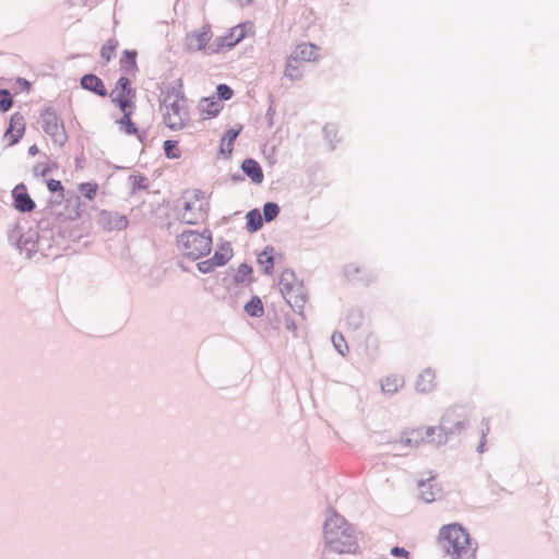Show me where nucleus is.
<instances>
[{
    "label": "nucleus",
    "mask_w": 559,
    "mask_h": 559,
    "mask_svg": "<svg viewBox=\"0 0 559 559\" xmlns=\"http://www.w3.org/2000/svg\"><path fill=\"white\" fill-rule=\"evenodd\" d=\"M325 549L336 554H356L359 545L354 526L334 509H329V515L323 524Z\"/></svg>",
    "instance_id": "obj_1"
},
{
    "label": "nucleus",
    "mask_w": 559,
    "mask_h": 559,
    "mask_svg": "<svg viewBox=\"0 0 559 559\" xmlns=\"http://www.w3.org/2000/svg\"><path fill=\"white\" fill-rule=\"evenodd\" d=\"M8 241L20 253H24L27 259H31L37 252L47 257L49 254L48 250L52 247L50 230L39 233L37 227L32 228L26 223L15 224L10 228L8 230Z\"/></svg>",
    "instance_id": "obj_2"
},
{
    "label": "nucleus",
    "mask_w": 559,
    "mask_h": 559,
    "mask_svg": "<svg viewBox=\"0 0 559 559\" xmlns=\"http://www.w3.org/2000/svg\"><path fill=\"white\" fill-rule=\"evenodd\" d=\"M439 539L448 542L445 552L451 556V559H476L478 544L463 525L459 523L443 525L439 531Z\"/></svg>",
    "instance_id": "obj_3"
},
{
    "label": "nucleus",
    "mask_w": 559,
    "mask_h": 559,
    "mask_svg": "<svg viewBox=\"0 0 559 559\" xmlns=\"http://www.w3.org/2000/svg\"><path fill=\"white\" fill-rule=\"evenodd\" d=\"M468 426V418L463 407H451L441 417L438 427H427L428 442L444 444L451 437L460 435Z\"/></svg>",
    "instance_id": "obj_4"
},
{
    "label": "nucleus",
    "mask_w": 559,
    "mask_h": 559,
    "mask_svg": "<svg viewBox=\"0 0 559 559\" xmlns=\"http://www.w3.org/2000/svg\"><path fill=\"white\" fill-rule=\"evenodd\" d=\"M178 251L190 261H197L206 257L212 250V231L205 228L203 231L186 229L176 238Z\"/></svg>",
    "instance_id": "obj_5"
},
{
    "label": "nucleus",
    "mask_w": 559,
    "mask_h": 559,
    "mask_svg": "<svg viewBox=\"0 0 559 559\" xmlns=\"http://www.w3.org/2000/svg\"><path fill=\"white\" fill-rule=\"evenodd\" d=\"M39 123L46 134L59 145H63L68 135L66 133L63 121L51 106L45 107L39 115Z\"/></svg>",
    "instance_id": "obj_6"
},
{
    "label": "nucleus",
    "mask_w": 559,
    "mask_h": 559,
    "mask_svg": "<svg viewBox=\"0 0 559 559\" xmlns=\"http://www.w3.org/2000/svg\"><path fill=\"white\" fill-rule=\"evenodd\" d=\"M213 37L212 28L209 23L202 25L201 28L189 32L183 38V48L189 53L203 51L210 53L211 39Z\"/></svg>",
    "instance_id": "obj_7"
},
{
    "label": "nucleus",
    "mask_w": 559,
    "mask_h": 559,
    "mask_svg": "<svg viewBox=\"0 0 559 559\" xmlns=\"http://www.w3.org/2000/svg\"><path fill=\"white\" fill-rule=\"evenodd\" d=\"M166 112L163 116L165 124L174 130H181L185 128L187 122L189 121V112L187 108L180 104L179 94L177 98L169 104H166V99L164 100Z\"/></svg>",
    "instance_id": "obj_8"
},
{
    "label": "nucleus",
    "mask_w": 559,
    "mask_h": 559,
    "mask_svg": "<svg viewBox=\"0 0 559 559\" xmlns=\"http://www.w3.org/2000/svg\"><path fill=\"white\" fill-rule=\"evenodd\" d=\"M247 23L238 24L231 27L227 34L216 37L210 46V53H219L235 47L247 36Z\"/></svg>",
    "instance_id": "obj_9"
},
{
    "label": "nucleus",
    "mask_w": 559,
    "mask_h": 559,
    "mask_svg": "<svg viewBox=\"0 0 559 559\" xmlns=\"http://www.w3.org/2000/svg\"><path fill=\"white\" fill-rule=\"evenodd\" d=\"M98 223L107 231L123 230L128 227L129 219L118 212L102 211Z\"/></svg>",
    "instance_id": "obj_10"
},
{
    "label": "nucleus",
    "mask_w": 559,
    "mask_h": 559,
    "mask_svg": "<svg viewBox=\"0 0 559 559\" xmlns=\"http://www.w3.org/2000/svg\"><path fill=\"white\" fill-rule=\"evenodd\" d=\"M25 133V119L21 112H14L9 121V127L4 132V139H9L8 146H13L20 142Z\"/></svg>",
    "instance_id": "obj_11"
},
{
    "label": "nucleus",
    "mask_w": 559,
    "mask_h": 559,
    "mask_svg": "<svg viewBox=\"0 0 559 559\" xmlns=\"http://www.w3.org/2000/svg\"><path fill=\"white\" fill-rule=\"evenodd\" d=\"M12 198L14 200V207L21 213L32 212L36 204L27 192L26 186L21 182L12 190Z\"/></svg>",
    "instance_id": "obj_12"
},
{
    "label": "nucleus",
    "mask_w": 559,
    "mask_h": 559,
    "mask_svg": "<svg viewBox=\"0 0 559 559\" xmlns=\"http://www.w3.org/2000/svg\"><path fill=\"white\" fill-rule=\"evenodd\" d=\"M288 290L289 294H282L283 297L295 312L302 316L304 307L307 301V293L304 283L300 282Z\"/></svg>",
    "instance_id": "obj_13"
},
{
    "label": "nucleus",
    "mask_w": 559,
    "mask_h": 559,
    "mask_svg": "<svg viewBox=\"0 0 559 559\" xmlns=\"http://www.w3.org/2000/svg\"><path fill=\"white\" fill-rule=\"evenodd\" d=\"M80 84H81L82 88H84L88 92H92L99 97H106L108 95V92L105 87L103 80L99 76H97L96 74H93V73L84 74L80 79Z\"/></svg>",
    "instance_id": "obj_14"
},
{
    "label": "nucleus",
    "mask_w": 559,
    "mask_h": 559,
    "mask_svg": "<svg viewBox=\"0 0 559 559\" xmlns=\"http://www.w3.org/2000/svg\"><path fill=\"white\" fill-rule=\"evenodd\" d=\"M241 170L242 173L250 178V180L255 183L260 185L264 180V175L261 165L253 158H246L241 163Z\"/></svg>",
    "instance_id": "obj_15"
},
{
    "label": "nucleus",
    "mask_w": 559,
    "mask_h": 559,
    "mask_svg": "<svg viewBox=\"0 0 559 559\" xmlns=\"http://www.w3.org/2000/svg\"><path fill=\"white\" fill-rule=\"evenodd\" d=\"M404 384L405 380L401 374H390L380 380L381 392L388 396L396 394Z\"/></svg>",
    "instance_id": "obj_16"
},
{
    "label": "nucleus",
    "mask_w": 559,
    "mask_h": 559,
    "mask_svg": "<svg viewBox=\"0 0 559 559\" xmlns=\"http://www.w3.org/2000/svg\"><path fill=\"white\" fill-rule=\"evenodd\" d=\"M242 131V126L238 124L237 128L228 129L221 140L219 153L225 157H229L234 150V142Z\"/></svg>",
    "instance_id": "obj_17"
},
{
    "label": "nucleus",
    "mask_w": 559,
    "mask_h": 559,
    "mask_svg": "<svg viewBox=\"0 0 559 559\" xmlns=\"http://www.w3.org/2000/svg\"><path fill=\"white\" fill-rule=\"evenodd\" d=\"M436 373L431 368L423 370L416 380V391L419 393H429L436 386Z\"/></svg>",
    "instance_id": "obj_18"
},
{
    "label": "nucleus",
    "mask_w": 559,
    "mask_h": 559,
    "mask_svg": "<svg viewBox=\"0 0 559 559\" xmlns=\"http://www.w3.org/2000/svg\"><path fill=\"white\" fill-rule=\"evenodd\" d=\"M426 437V430L423 429H414L408 435L402 437L400 441L394 444V448H416L418 447Z\"/></svg>",
    "instance_id": "obj_19"
},
{
    "label": "nucleus",
    "mask_w": 559,
    "mask_h": 559,
    "mask_svg": "<svg viewBox=\"0 0 559 559\" xmlns=\"http://www.w3.org/2000/svg\"><path fill=\"white\" fill-rule=\"evenodd\" d=\"M138 52L136 50L126 49L120 58V70L126 74L135 75L139 71L136 63Z\"/></svg>",
    "instance_id": "obj_20"
},
{
    "label": "nucleus",
    "mask_w": 559,
    "mask_h": 559,
    "mask_svg": "<svg viewBox=\"0 0 559 559\" xmlns=\"http://www.w3.org/2000/svg\"><path fill=\"white\" fill-rule=\"evenodd\" d=\"M233 258V248L230 242H223L211 258L216 266H223Z\"/></svg>",
    "instance_id": "obj_21"
},
{
    "label": "nucleus",
    "mask_w": 559,
    "mask_h": 559,
    "mask_svg": "<svg viewBox=\"0 0 559 559\" xmlns=\"http://www.w3.org/2000/svg\"><path fill=\"white\" fill-rule=\"evenodd\" d=\"M318 47L313 44H301L296 47L293 55L298 61H312L317 59Z\"/></svg>",
    "instance_id": "obj_22"
},
{
    "label": "nucleus",
    "mask_w": 559,
    "mask_h": 559,
    "mask_svg": "<svg viewBox=\"0 0 559 559\" xmlns=\"http://www.w3.org/2000/svg\"><path fill=\"white\" fill-rule=\"evenodd\" d=\"M200 109L209 117H216L223 109V105L216 99L215 96H209L201 99Z\"/></svg>",
    "instance_id": "obj_23"
},
{
    "label": "nucleus",
    "mask_w": 559,
    "mask_h": 559,
    "mask_svg": "<svg viewBox=\"0 0 559 559\" xmlns=\"http://www.w3.org/2000/svg\"><path fill=\"white\" fill-rule=\"evenodd\" d=\"M299 281L295 274V272L290 269H286L283 271L280 277L278 286L282 294H289L288 289H292L293 286L299 284Z\"/></svg>",
    "instance_id": "obj_24"
},
{
    "label": "nucleus",
    "mask_w": 559,
    "mask_h": 559,
    "mask_svg": "<svg viewBox=\"0 0 559 559\" xmlns=\"http://www.w3.org/2000/svg\"><path fill=\"white\" fill-rule=\"evenodd\" d=\"M274 248L266 246L264 250L258 255V263L263 265V273L271 275L274 267Z\"/></svg>",
    "instance_id": "obj_25"
},
{
    "label": "nucleus",
    "mask_w": 559,
    "mask_h": 559,
    "mask_svg": "<svg viewBox=\"0 0 559 559\" xmlns=\"http://www.w3.org/2000/svg\"><path fill=\"white\" fill-rule=\"evenodd\" d=\"M246 228L249 233H257L263 226V218L259 209L250 210L246 215Z\"/></svg>",
    "instance_id": "obj_26"
},
{
    "label": "nucleus",
    "mask_w": 559,
    "mask_h": 559,
    "mask_svg": "<svg viewBox=\"0 0 559 559\" xmlns=\"http://www.w3.org/2000/svg\"><path fill=\"white\" fill-rule=\"evenodd\" d=\"M252 266L248 263L243 262L238 266L237 273L234 276V283L237 285L242 284H251L253 282L251 274H252Z\"/></svg>",
    "instance_id": "obj_27"
},
{
    "label": "nucleus",
    "mask_w": 559,
    "mask_h": 559,
    "mask_svg": "<svg viewBox=\"0 0 559 559\" xmlns=\"http://www.w3.org/2000/svg\"><path fill=\"white\" fill-rule=\"evenodd\" d=\"M245 311L254 318H260L264 313L263 304L260 297L253 296L246 305Z\"/></svg>",
    "instance_id": "obj_28"
},
{
    "label": "nucleus",
    "mask_w": 559,
    "mask_h": 559,
    "mask_svg": "<svg viewBox=\"0 0 559 559\" xmlns=\"http://www.w3.org/2000/svg\"><path fill=\"white\" fill-rule=\"evenodd\" d=\"M346 324L353 329L357 330L362 325L364 322V313L359 308H352L348 310L346 318Z\"/></svg>",
    "instance_id": "obj_29"
},
{
    "label": "nucleus",
    "mask_w": 559,
    "mask_h": 559,
    "mask_svg": "<svg viewBox=\"0 0 559 559\" xmlns=\"http://www.w3.org/2000/svg\"><path fill=\"white\" fill-rule=\"evenodd\" d=\"M110 98L111 102L115 103L121 110L122 115H126V112H130V115H133L135 109L134 102H131L122 96H115V91L110 93Z\"/></svg>",
    "instance_id": "obj_30"
},
{
    "label": "nucleus",
    "mask_w": 559,
    "mask_h": 559,
    "mask_svg": "<svg viewBox=\"0 0 559 559\" xmlns=\"http://www.w3.org/2000/svg\"><path fill=\"white\" fill-rule=\"evenodd\" d=\"M433 479V476H430L427 479H419L417 481V486L420 490V497L425 502H431L436 499L435 493L430 490L431 485L430 481Z\"/></svg>",
    "instance_id": "obj_31"
},
{
    "label": "nucleus",
    "mask_w": 559,
    "mask_h": 559,
    "mask_svg": "<svg viewBox=\"0 0 559 559\" xmlns=\"http://www.w3.org/2000/svg\"><path fill=\"white\" fill-rule=\"evenodd\" d=\"M131 118L132 115H130V112H126V115H122V117L117 120V123L120 124L123 132L128 135L138 134V127Z\"/></svg>",
    "instance_id": "obj_32"
},
{
    "label": "nucleus",
    "mask_w": 559,
    "mask_h": 559,
    "mask_svg": "<svg viewBox=\"0 0 559 559\" xmlns=\"http://www.w3.org/2000/svg\"><path fill=\"white\" fill-rule=\"evenodd\" d=\"M129 181L132 185L131 194H134L138 190H146L148 188V179L144 175H130Z\"/></svg>",
    "instance_id": "obj_33"
},
{
    "label": "nucleus",
    "mask_w": 559,
    "mask_h": 559,
    "mask_svg": "<svg viewBox=\"0 0 559 559\" xmlns=\"http://www.w3.org/2000/svg\"><path fill=\"white\" fill-rule=\"evenodd\" d=\"M280 211H281V209L277 203H275V202L264 203L263 214H262L263 221H265L266 223L272 222L273 219H275L277 217V215L280 214Z\"/></svg>",
    "instance_id": "obj_34"
},
{
    "label": "nucleus",
    "mask_w": 559,
    "mask_h": 559,
    "mask_svg": "<svg viewBox=\"0 0 559 559\" xmlns=\"http://www.w3.org/2000/svg\"><path fill=\"white\" fill-rule=\"evenodd\" d=\"M298 60L294 58L292 55L286 63L285 76L289 78L292 81L300 79L301 74L299 73Z\"/></svg>",
    "instance_id": "obj_35"
},
{
    "label": "nucleus",
    "mask_w": 559,
    "mask_h": 559,
    "mask_svg": "<svg viewBox=\"0 0 559 559\" xmlns=\"http://www.w3.org/2000/svg\"><path fill=\"white\" fill-rule=\"evenodd\" d=\"M164 153L169 159L180 158L181 153L178 148V142L176 140H166L163 144Z\"/></svg>",
    "instance_id": "obj_36"
},
{
    "label": "nucleus",
    "mask_w": 559,
    "mask_h": 559,
    "mask_svg": "<svg viewBox=\"0 0 559 559\" xmlns=\"http://www.w3.org/2000/svg\"><path fill=\"white\" fill-rule=\"evenodd\" d=\"M323 134H324V139L329 142L330 144V150H335V143L337 142L336 140V135H337V128L335 124L333 123H326L323 128Z\"/></svg>",
    "instance_id": "obj_37"
},
{
    "label": "nucleus",
    "mask_w": 559,
    "mask_h": 559,
    "mask_svg": "<svg viewBox=\"0 0 559 559\" xmlns=\"http://www.w3.org/2000/svg\"><path fill=\"white\" fill-rule=\"evenodd\" d=\"M118 47V40L115 38H109L107 43L100 49V56L106 61L109 62L112 58V55Z\"/></svg>",
    "instance_id": "obj_38"
},
{
    "label": "nucleus",
    "mask_w": 559,
    "mask_h": 559,
    "mask_svg": "<svg viewBox=\"0 0 559 559\" xmlns=\"http://www.w3.org/2000/svg\"><path fill=\"white\" fill-rule=\"evenodd\" d=\"M13 105V97L5 88H0V111L7 112Z\"/></svg>",
    "instance_id": "obj_39"
},
{
    "label": "nucleus",
    "mask_w": 559,
    "mask_h": 559,
    "mask_svg": "<svg viewBox=\"0 0 559 559\" xmlns=\"http://www.w3.org/2000/svg\"><path fill=\"white\" fill-rule=\"evenodd\" d=\"M216 99L221 103V100H228L233 97L234 91L227 84L221 83L216 86Z\"/></svg>",
    "instance_id": "obj_40"
},
{
    "label": "nucleus",
    "mask_w": 559,
    "mask_h": 559,
    "mask_svg": "<svg viewBox=\"0 0 559 559\" xmlns=\"http://www.w3.org/2000/svg\"><path fill=\"white\" fill-rule=\"evenodd\" d=\"M97 183L93 182H83L80 185L79 189L83 193V195L88 199L93 200L97 192Z\"/></svg>",
    "instance_id": "obj_41"
},
{
    "label": "nucleus",
    "mask_w": 559,
    "mask_h": 559,
    "mask_svg": "<svg viewBox=\"0 0 559 559\" xmlns=\"http://www.w3.org/2000/svg\"><path fill=\"white\" fill-rule=\"evenodd\" d=\"M130 88H132L131 81L127 76H120L115 85V93L119 91L118 94H123L128 92Z\"/></svg>",
    "instance_id": "obj_42"
},
{
    "label": "nucleus",
    "mask_w": 559,
    "mask_h": 559,
    "mask_svg": "<svg viewBox=\"0 0 559 559\" xmlns=\"http://www.w3.org/2000/svg\"><path fill=\"white\" fill-rule=\"evenodd\" d=\"M344 273H345V276L350 281H359L360 280V278H358V274L360 273V267L354 263L347 264L344 267Z\"/></svg>",
    "instance_id": "obj_43"
},
{
    "label": "nucleus",
    "mask_w": 559,
    "mask_h": 559,
    "mask_svg": "<svg viewBox=\"0 0 559 559\" xmlns=\"http://www.w3.org/2000/svg\"><path fill=\"white\" fill-rule=\"evenodd\" d=\"M331 342L334 346V349H342L343 346L345 347V349H348V345H347L343 334L340 332H334L332 334Z\"/></svg>",
    "instance_id": "obj_44"
},
{
    "label": "nucleus",
    "mask_w": 559,
    "mask_h": 559,
    "mask_svg": "<svg viewBox=\"0 0 559 559\" xmlns=\"http://www.w3.org/2000/svg\"><path fill=\"white\" fill-rule=\"evenodd\" d=\"M197 267L198 270L203 273V274H207V273H211L214 271L215 267H217L214 262L212 261V259H206L204 261H200L198 262L197 264Z\"/></svg>",
    "instance_id": "obj_45"
},
{
    "label": "nucleus",
    "mask_w": 559,
    "mask_h": 559,
    "mask_svg": "<svg viewBox=\"0 0 559 559\" xmlns=\"http://www.w3.org/2000/svg\"><path fill=\"white\" fill-rule=\"evenodd\" d=\"M488 432H489V423L486 419H484L480 441L476 449L478 453H483L485 451L486 436Z\"/></svg>",
    "instance_id": "obj_46"
},
{
    "label": "nucleus",
    "mask_w": 559,
    "mask_h": 559,
    "mask_svg": "<svg viewBox=\"0 0 559 559\" xmlns=\"http://www.w3.org/2000/svg\"><path fill=\"white\" fill-rule=\"evenodd\" d=\"M285 329L290 332L294 336L297 335V323L290 316L284 317Z\"/></svg>",
    "instance_id": "obj_47"
},
{
    "label": "nucleus",
    "mask_w": 559,
    "mask_h": 559,
    "mask_svg": "<svg viewBox=\"0 0 559 559\" xmlns=\"http://www.w3.org/2000/svg\"><path fill=\"white\" fill-rule=\"evenodd\" d=\"M47 188L52 193L60 192L62 194L63 192V186L60 180L49 179L47 181Z\"/></svg>",
    "instance_id": "obj_48"
},
{
    "label": "nucleus",
    "mask_w": 559,
    "mask_h": 559,
    "mask_svg": "<svg viewBox=\"0 0 559 559\" xmlns=\"http://www.w3.org/2000/svg\"><path fill=\"white\" fill-rule=\"evenodd\" d=\"M34 175L37 177H46L50 171L49 165L37 164L33 168Z\"/></svg>",
    "instance_id": "obj_49"
},
{
    "label": "nucleus",
    "mask_w": 559,
    "mask_h": 559,
    "mask_svg": "<svg viewBox=\"0 0 559 559\" xmlns=\"http://www.w3.org/2000/svg\"><path fill=\"white\" fill-rule=\"evenodd\" d=\"M390 555L396 558H405L409 556V552L404 547L394 546L391 548Z\"/></svg>",
    "instance_id": "obj_50"
},
{
    "label": "nucleus",
    "mask_w": 559,
    "mask_h": 559,
    "mask_svg": "<svg viewBox=\"0 0 559 559\" xmlns=\"http://www.w3.org/2000/svg\"><path fill=\"white\" fill-rule=\"evenodd\" d=\"M397 441L395 442H392L390 443V447H391V450L390 452L395 455V456H404V455H407V451H405L406 448H394V444L396 443Z\"/></svg>",
    "instance_id": "obj_51"
},
{
    "label": "nucleus",
    "mask_w": 559,
    "mask_h": 559,
    "mask_svg": "<svg viewBox=\"0 0 559 559\" xmlns=\"http://www.w3.org/2000/svg\"><path fill=\"white\" fill-rule=\"evenodd\" d=\"M16 84L19 85V87L25 92H29L31 90V82L27 81L26 79L24 78H17L16 79Z\"/></svg>",
    "instance_id": "obj_52"
},
{
    "label": "nucleus",
    "mask_w": 559,
    "mask_h": 559,
    "mask_svg": "<svg viewBox=\"0 0 559 559\" xmlns=\"http://www.w3.org/2000/svg\"><path fill=\"white\" fill-rule=\"evenodd\" d=\"M181 222L188 225H194L198 223V218L192 217L191 215H188V213L183 212L181 216Z\"/></svg>",
    "instance_id": "obj_53"
},
{
    "label": "nucleus",
    "mask_w": 559,
    "mask_h": 559,
    "mask_svg": "<svg viewBox=\"0 0 559 559\" xmlns=\"http://www.w3.org/2000/svg\"><path fill=\"white\" fill-rule=\"evenodd\" d=\"M116 96H122V97L135 103L136 91L132 87L128 92H126L123 94H117Z\"/></svg>",
    "instance_id": "obj_54"
},
{
    "label": "nucleus",
    "mask_w": 559,
    "mask_h": 559,
    "mask_svg": "<svg viewBox=\"0 0 559 559\" xmlns=\"http://www.w3.org/2000/svg\"><path fill=\"white\" fill-rule=\"evenodd\" d=\"M38 152L39 150L36 144H33L28 147V154L32 156H35L36 154H38Z\"/></svg>",
    "instance_id": "obj_55"
},
{
    "label": "nucleus",
    "mask_w": 559,
    "mask_h": 559,
    "mask_svg": "<svg viewBox=\"0 0 559 559\" xmlns=\"http://www.w3.org/2000/svg\"><path fill=\"white\" fill-rule=\"evenodd\" d=\"M192 210V202H185L183 212L188 213Z\"/></svg>",
    "instance_id": "obj_56"
},
{
    "label": "nucleus",
    "mask_w": 559,
    "mask_h": 559,
    "mask_svg": "<svg viewBox=\"0 0 559 559\" xmlns=\"http://www.w3.org/2000/svg\"><path fill=\"white\" fill-rule=\"evenodd\" d=\"M253 0H237V2L243 7V5H248L252 2Z\"/></svg>",
    "instance_id": "obj_57"
},
{
    "label": "nucleus",
    "mask_w": 559,
    "mask_h": 559,
    "mask_svg": "<svg viewBox=\"0 0 559 559\" xmlns=\"http://www.w3.org/2000/svg\"><path fill=\"white\" fill-rule=\"evenodd\" d=\"M135 135L138 136V139L140 140V142H142V143L144 142L145 132H141V133H140V132L138 131V134H135Z\"/></svg>",
    "instance_id": "obj_58"
},
{
    "label": "nucleus",
    "mask_w": 559,
    "mask_h": 559,
    "mask_svg": "<svg viewBox=\"0 0 559 559\" xmlns=\"http://www.w3.org/2000/svg\"><path fill=\"white\" fill-rule=\"evenodd\" d=\"M231 178H233V180H235V181H239V180H242V179H243V178H242V176H241L240 174H235V175H233V177H231Z\"/></svg>",
    "instance_id": "obj_59"
},
{
    "label": "nucleus",
    "mask_w": 559,
    "mask_h": 559,
    "mask_svg": "<svg viewBox=\"0 0 559 559\" xmlns=\"http://www.w3.org/2000/svg\"><path fill=\"white\" fill-rule=\"evenodd\" d=\"M202 194H203V192H202V191L197 190V191L194 192V198H195V200H199L200 198H202Z\"/></svg>",
    "instance_id": "obj_60"
},
{
    "label": "nucleus",
    "mask_w": 559,
    "mask_h": 559,
    "mask_svg": "<svg viewBox=\"0 0 559 559\" xmlns=\"http://www.w3.org/2000/svg\"><path fill=\"white\" fill-rule=\"evenodd\" d=\"M200 212H202L203 214H206V209L203 204L200 205Z\"/></svg>",
    "instance_id": "obj_61"
},
{
    "label": "nucleus",
    "mask_w": 559,
    "mask_h": 559,
    "mask_svg": "<svg viewBox=\"0 0 559 559\" xmlns=\"http://www.w3.org/2000/svg\"><path fill=\"white\" fill-rule=\"evenodd\" d=\"M348 353H349V352H338V354H340L343 358H346Z\"/></svg>",
    "instance_id": "obj_62"
},
{
    "label": "nucleus",
    "mask_w": 559,
    "mask_h": 559,
    "mask_svg": "<svg viewBox=\"0 0 559 559\" xmlns=\"http://www.w3.org/2000/svg\"><path fill=\"white\" fill-rule=\"evenodd\" d=\"M271 110H272V108L270 107V108L267 109V116H272Z\"/></svg>",
    "instance_id": "obj_63"
},
{
    "label": "nucleus",
    "mask_w": 559,
    "mask_h": 559,
    "mask_svg": "<svg viewBox=\"0 0 559 559\" xmlns=\"http://www.w3.org/2000/svg\"><path fill=\"white\" fill-rule=\"evenodd\" d=\"M271 110H272V108L270 107V108L267 109V116H272Z\"/></svg>",
    "instance_id": "obj_64"
}]
</instances>
